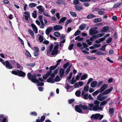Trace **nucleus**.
<instances>
[{"label": "nucleus", "mask_w": 122, "mask_h": 122, "mask_svg": "<svg viewBox=\"0 0 122 122\" xmlns=\"http://www.w3.org/2000/svg\"><path fill=\"white\" fill-rule=\"evenodd\" d=\"M59 46V45L57 42H54V45L52 43L50 44L49 51L50 52H51L52 55H54L58 53V49Z\"/></svg>", "instance_id": "1"}, {"label": "nucleus", "mask_w": 122, "mask_h": 122, "mask_svg": "<svg viewBox=\"0 0 122 122\" xmlns=\"http://www.w3.org/2000/svg\"><path fill=\"white\" fill-rule=\"evenodd\" d=\"M28 78L32 82L35 83H37V85L38 86H41L44 85V83L43 82H39L40 81L39 80L36 79V74H35L33 75H32L30 73H28L27 75Z\"/></svg>", "instance_id": "2"}, {"label": "nucleus", "mask_w": 122, "mask_h": 122, "mask_svg": "<svg viewBox=\"0 0 122 122\" xmlns=\"http://www.w3.org/2000/svg\"><path fill=\"white\" fill-rule=\"evenodd\" d=\"M100 102L97 100H96L95 101L94 104H95L94 106L93 110L95 111H97L99 110H102V108L101 107H99V104Z\"/></svg>", "instance_id": "3"}, {"label": "nucleus", "mask_w": 122, "mask_h": 122, "mask_svg": "<svg viewBox=\"0 0 122 122\" xmlns=\"http://www.w3.org/2000/svg\"><path fill=\"white\" fill-rule=\"evenodd\" d=\"M97 28L95 27L93 29L92 28H91L89 30V34L90 35H92L94 34H97L98 32V31L95 30V29H97Z\"/></svg>", "instance_id": "4"}, {"label": "nucleus", "mask_w": 122, "mask_h": 122, "mask_svg": "<svg viewBox=\"0 0 122 122\" xmlns=\"http://www.w3.org/2000/svg\"><path fill=\"white\" fill-rule=\"evenodd\" d=\"M103 94H99L97 97L98 100L100 101H102L103 100H105L107 97V96H104L103 95Z\"/></svg>", "instance_id": "5"}, {"label": "nucleus", "mask_w": 122, "mask_h": 122, "mask_svg": "<svg viewBox=\"0 0 122 122\" xmlns=\"http://www.w3.org/2000/svg\"><path fill=\"white\" fill-rule=\"evenodd\" d=\"M112 28H109L108 26L104 27L102 29V31L103 32H110L111 30H112Z\"/></svg>", "instance_id": "6"}, {"label": "nucleus", "mask_w": 122, "mask_h": 122, "mask_svg": "<svg viewBox=\"0 0 122 122\" xmlns=\"http://www.w3.org/2000/svg\"><path fill=\"white\" fill-rule=\"evenodd\" d=\"M36 8L38 9V12L40 14L42 13L44 10V8L41 5L37 6Z\"/></svg>", "instance_id": "7"}, {"label": "nucleus", "mask_w": 122, "mask_h": 122, "mask_svg": "<svg viewBox=\"0 0 122 122\" xmlns=\"http://www.w3.org/2000/svg\"><path fill=\"white\" fill-rule=\"evenodd\" d=\"M75 110L76 111L80 113L82 112V110L81 109V107H80V104L79 105H77L75 107Z\"/></svg>", "instance_id": "8"}, {"label": "nucleus", "mask_w": 122, "mask_h": 122, "mask_svg": "<svg viewBox=\"0 0 122 122\" xmlns=\"http://www.w3.org/2000/svg\"><path fill=\"white\" fill-rule=\"evenodd\" d=\"M113 87H111L109 89L106 90L103 93V94L104 95H106L109 93L112 90Z\"/></svg>", "instance_id": "9"}, {"label": "nucleus", "mask_w": 122, "mask_h": 122, "mask_svg": "<svg viewBox=\"0 0 122 122\" xmlns=\"http://www.w3.org/2000/svg\"><path fill=\"white\" fill-rule=\"evenodd\" d=\"M107 84H105L103 85L99 90L100 92H102L105 90L108 86Z\"/></svg>", "instance_id": "10"}, {"label": "nucleus", "mask_w": 122, "mask_h": 122, "mask_svg": "<svg viewBox=\"0 0 122 122\" xmlns=\"http://www.w3.org/2000/svg\"><path fill=\"white\" fill-rule=\"evenodd\" d=\"M24 16L25 17V20H28V18L30 17V13L29 12L26 11L24 12Z\"/></svg>", "instance_id": "11"}, {"label": "nucleus", "mask_w": 122, "mask_h": 122, "mask_svg": "<svg viewBox=\"0 0 122 122\" xmlns=\"http://www.w3.org/2000/svg\"><path fill=\"white\" fill-rule=\"evenodd\" d=\"M62 27L60 25H56L54 26L53 27L54 29L55 30H59L62 29Z\"/></svg>", "instance_id": "12"}, {"label": "nucleus", "mask_w": 122, "mask_h": 122, "mask_svg": "<svg viewBox=\"0 0 122 122\" xmlns=\"http://www.w3.org/2000/svg\"><path fill=\"white\" fill-rule=\"evenodd\" d=\"M85 92L84 91H82L81 93L82 97L85 99H88V94H85Z\"/></svg>", "instance_id": "13"}, {"label": "nucleus", "mask_w": 122, "mask_h": 122, "mask_svg": "<svg viewBox=\"0 0 122 122\" xmlns=\"http://www.w3.org/2000/svg\"><path fill=\"white\" fill-rule=\"evenodd\" d=\"M31 25L35 33L37 34L38 33V29L37 27L35 25L33 24H32Z\"/></svg>", "instance_id": "14"}, {"label": "nucleus", "mask_w": 122, "mask_h": 122, "mask_svg": "<svg viewBox=\"0 0 122 122\" xmlns=\"http://www.w3.org/2000/svg\"><path fill=\"white\" fill-rule=\"evenodd\" d=\"M0 61L8 68V60L6 61L5 62L2 58H0Z\"/></svg>", "instance_id": "15"}, {"label": "nucleus", "mask_w": 122, "mask_h": 122, "mask_svg": "<svg viewBox=\"0 0 122 122\" xmlns=\"http://www.w3.org/2000/svg\"><path fill=\"white\" fill-rule=\"evenodd\" d=\"M97 85V82L96 81H92L90 85L91 87H96Z\"/></svg>", "instance_id": "16"}, {"label": "nucleus", "mask_w": 122, "mask_h": 122, "mask_svg": "<svg viewBox=\"0 0 122 122\" xmlns=\"http://www.w3.org/2000/svg\"><path fill=\"white\" fill-rule=\"evenodd\" d=\"M52 30L53 28L52 27H48L46 30V33L47 35H48L49 34V33L52 31Z\"/></svg>", "instance_id": "17"}, {"label": "nucleus", "mask_w": 122, "mask_h": 122, "mask_svg": "<svg viewBox=\"0 0 122 122\" xmlns=\"http://www.w3.org/2000/svg\"><path fill=\"white\" fill-rule=\"evenodd\" d=\"M100 114H93L91 116V118H93L95 119H97L99 117Z\"/></svg>", "instance_id": "18"}, {"label": "nucleus", "mask_w": 122, "mask_h": 122, "mask_svg": "<svg viewBox=\"0 0 122 122\" xmlns=\"http://www.w3.org/2000/svg\"><path fill=\"white\" fill-rule=\"evenodd\" d=\"M51 73V71H49L47 72L46 74L43 76V78L44 79H46L49 76Z\"/></svg>", "instance_id": "19"}, {"label": "nucleus", "mask_w": 122, "mask_h": 122, "mask_svg": "<svg viewBox=\"0 0 122 122\" xmlns=\"http://www.w3.org/2000/svg\"><path fill=\"white\" fill-rule=\"evenodd\" d=\"M25 73L24 72L21 71H19L18 76H21L24 77L25 76Z\"/></svg>", "instance_id": "20"}, {"label": "nucleus", "mask_w": 122, "mask_h": 122, "mask_svg": "<svg viewBox=\"0 0 122 122\" xmlns=\"http://www.w3.org/2000/svg\"><path fill=\"white\" fill-rule=\"evenodd\" d=\"M67 90V91L70 92L73 90V88L71 86H70L69 84H67L66 88Z\"/></svg>", "instance_id": "21"}, {"label": "nucleus", "mask_w": 122, "mask_h": 122, "mask_svg": "<svg viewBox=\"0 0 122 122\" xmlns=\"http://www.w3.org/2000/svg\"><path fill=\"white\" fill-rule=\"evenodd\" d=\"M94 105L93 104H88V110H93Z\"/></svg>", "instance_id": "22"}, {"label": "nucleus", "mask_w": 122, "mask_h": 122, "mask_svg": "<svg viewBox=\"0 0 122 122\" xmlns=\"http://www.w3.org/2000/svg\"><path fill=\"white\" fill-rule=\"evenodd\" d=\"M67 19L66 17H63L61 18L59 21V23L61 24L64 22V21Z\"/></svg>", "instance_id": "23"}, {"label": "nucleus", "mask_w": 122, "mask_h": 122, "mask_svg": "<svg viewBox=\"0 0 122 122\" xmlns=\"http://www.w3.org/2000/svg\"><path fill=\"white\" fill-rule=\"evenodd\" d=\"M60 77H62L64 73V70L63 69H60Z\"/></svg>", "instance_id": "24"}, {"label": "nucleus", "mask_w": 122, "mask_h": 122, "mask_svg": "<svg viewBox=\"0 0 122 122\" xmlns=\"http://www.w3.org/2000/svg\"><path fill=\"white\" fill-rule=\"evenodd\" d=\"M80 107H81V109L83 110H88V106L86 105H82L81 104H80Z\"/></svg>", "instance_id": "25"}, {"label": "nucleus", "mask_w": 122, "mask_h": 122, "mask_svg": "<svg viewBox=\"0 0 122 122\" xmlns=\"http://www.w3.org/2000/svg\"><path fill=\"white\" fill-rule=\"evenodd\" d=\"M76 81V80L75 79L74 77H73L71 80V81L70 80H69V81H68V82L72 84L75 82Z\"/></svg>", "instance_id": "26"}, {"label": "nucleus", "mask_w": 122, "mask_h": 122, "mask_svg": "<svg viewBox=\"0 0 122 122\" xmlns=\"http://www.w3.org/2000/svg\"><path fill=\"white\" fill-rule=\"evenodd\" d=\"M28 31L29 33L31 35L32 37L33 38H34L35 37L33 31L29 29H28Z\"/></svg>", "instance_id": "27"}, {"label": "nucleus", "mask_w": 122, "mask_h": 122, "mask_svg": "<svg viewBox=\"0 0 122 122\" xmlns=\"http://www.w3.org/2000/svg\"><path fill=\"white\" fill-rule=\"evenodd\" d=\"M86 25L83 24L81 25L80 26L79 29L81 30H82L84 29V28L86 27Z\"/></svg>", "instance_id": "28"}, {"label": "nucleus", "mask_w": 122, "mask_h": 122, "mask_svg": "<svg viewBox=\"0 0 122 122\" xmlns=\"http://www.w3.org/2000/svg\"><path fill=\"white\" fill-rule=\"evenodd\" d=\"M72 20L71 19H69L67 20L65 22V26H67L68 24L70 23H71L72 21Z\"/></svg>", "instance_id": "29"}, {"label": "nucleus", "mask_w": 122, "mask_h": 122, "mask_svg": "<svg viewBox=\"0 0 122 122\" xmlns=\"http://www.w3.org/2000/svg\"><path fill=\"white\" fill-rule=\"evenodd\" d=\"M110 98H109L107 99V101H103L101 103L100 106H103L104 105H105L106 104V103L107 102V101H108L109 100H110Z\"/></svg>", "instance_id": "30"}, {"label": "nucleus", "mask_w": 122, "mask_h": 122, "mask_svg": "<svg viewBox=\"0 0 122 122\" xmlns=\"http://www.w3.org/2000/svg\"><path fill=\"white\" fill-rule=\"evenodd\" d=\"M75 7L76 10L77 11L80 10L83 8L82 7L79 5L76 6Z\"/></svg>", "instance_id": "31"}, {"label": "nucleus", "mask_w": 122, "mask_h": 122, "mask_svg": "<svg viewBox=\"0 0 122 122\" xmlns=\"http://www.w3.org/2000/svg\"><path fill=\"white\" fill-rule=\"evenodd\" d=\"M102 21V19L100 18H96L94 20V22L96 23L99 22H101Z\"/></svg>", "instance_id": "32"}, {"label": "nucleus", "mask_w": 122, "mask_h": 122, "mask_svg": "<svg viewBox=\"0 0 122 122\" xmlns=\"http://www.w3.org/2000/svg\"><path fill=\"white\" fill-rule=\"evenodd\" d=\"M54 36L56 37H59L61 36V34L58 32H55L54 33Z\"/></svg>", "instance_id": "33"}, {"label": "nucleus", "mask_w": 122, "mask_h": 122, "mask_svg": "<svg viewBox=\"0 0 122 122\" xmlns=\"http://www.w3.org/2000/svg\"><path fill=\"white\" fill-rule=\"evenodd\" d=\"M89 89V86L88 85H86L83 88L84 91L86 92H87L88 90Z\"/></svg>", "instance_id": "34"}, {"label": "nucleus", "mask_w": 122, "mask_h": 122, "mask_svg": "<svg viewBox=\"0 0 122 122\" xmlns=\"http://www.w3.org/2000/svg\"><path fill=\"white\" fill-rule=\"evenodd\" d=\"M19 71L17 70L16 71H12L11 73L13 74L18 76Z\"/></svg>", "instance_id": "35"}, {"label": "nucleus", "mask_w": 122, "mask_h": 122, "mask_svg": "<svg viewBox=\"0 0 122 122\" xmlns=\"http://www.w3.org/2000/svg\"><path fill=\"white\" fill-rule=\"evenodd\" d=\"M81 92L80 91H76L75 93L77 97H79L80 96Z\"/></svg>", "instance_id": "36"}, {"label": "nucleus", "mask_w": 122, "mask_h": 122, "mask_svg": "<svg viewBox=\"0 0 122 122\" xmlns=\"http://www.w3.org/2000/svg\"><path fill=\"white\" fill-rule=\"evenodd\" d=\"M36 4L33 3H30L29 5V7L31 8L36 6Z\"/></svg>", "instance_id": "37"}, {"label": "nucleus", "mask_w": 122, "mask_h": 122, "mask_svg": "<svg viewBox=\"0 0 122 122\" xmlns=\"http://www.w3.org/2000/svg\"><path fill=\"white\" fill-rule=\"evenodd\" d=\"M43 12V14L46 16L48 17H51V16L47 12L45 11H44Z\"/></svg>", "instance_id": "38"}, {"label": "nucleus", "mask_w": 122, "mask_h": 122, "mask_svg": "<svg viewBox=\"0 0 122 122\" xmlns=\"http://www.w3.org/2000/svg\"><path fill=\"white\" fill-rule=\"evenodd\" d=\"M71 15L73 17H76L77 16V15L76 14L75 12H73L71 11H70V12Z\"/></svg>", "instance_id": "39"}, {"label": "nucleus", "mask_w": 122, "mask_h": 122, "mask_svg": "<svg viewBox=\"0 0 122 122\" xmlns=\"http://www.w3.org/2000/svg\"><path fill=\"white\" fill-rule=\"evenodd\" d=\"M121 4L120 2L117 3H116L113 6V8H116L119 6Z\"/></svg>", "instance_id": "40"}, {"label": "nucleus", "mask_w": 122, "mask_h": 122, "mask_svg": "<svg viewBox=\"0 0 122 122\" xmlns=\"http://www.w3.org/2000/svg\"><path fill=\"white\" fill-rule=\"evenodd\" d=\"M32 17L34 18H36L37 16L36 11H34L33 12L32 14Z\"/></svg>", "instance_id": "41"}, {"label": "nucleus", "mask_w": 122, "mask_h": 122, "mask_svg": "<svg viewBox=\"0 0 122 122\" xmlns=\"http://www.w3.org/2000/svg\"><path fill=\"white\" fill-rule=\"evenodd\" d=\"M93 17H95V16L93 15L92 14H90L87 16V19H90L92 18Z\"/></svg>", "instance_id": "42"}, {"label": "nucleus", "mask_w": 122, "mask_h": 122, "mask_svg": "<svg viewBox=\"0 0 122 122\" xmlns=\"http://www.w3.org/2000/svg\"><path fill=\"white\" fill-rule=\"evenodd\" d=\"M40 22L41 23V25L40 26V27L41 28H44V26H45V25L43 21H40Z\"/></svg>", "instance_id": "43"}, {"label": "nucleus", "mask_w": 122, "mask_h": 122, "mask_svg": "<svg viewBox=\"0 0 122 122\" xmlns=\"http://www.w3.org/2000/svg\"><path fill=\"white\" fill-rule=\"evenodd\" d=\"M25 51L26 52L25 53V54L26 56L30 57H31V55L30 54V53L28 50H26Z\"/></svg>", "instance_id": "44"}, {"label": "nucleus", "mask_w": 122, "mask_h": 122, "mask_svg": "<svg viewBox=\"0 0 122 122\" xmlns=\"http://www.w3.org/2000/svg\"><path fill=\"white\" fill-rule=\"evenodd\" d=\"M87 75H82L81 77V80L85 79L87 77Z\"/></svg>", "instance_id": "45"}, {"label": "nucleus", "mask_w": 122, "mask_h": 122, "mask_svg": "<svg viewBox=\"0 0 122 122\" xmlns=\"http://www.w3.org/2000/svg\"><path fill=\"white\" fill-rule=\"evenodd\" d=\"M87 59L90 60H95L96 59L95 57L88 56L87 57Z\"/></svg>", "instance_id": "46"}, {"label": "nucleus", "mask_w": 122, "mask_h": 122, "mask_svg": "<svg viewBox=\"0 0 122 122\" xmlns=\"http://www.w3.org/2000/svg\"><path fill=\"white\" fill-rule=\"evenodd\" d=\"M47 81L48 82H50L51 83H54V82L53 81L52 79L51 78H49L47 80Z\"/></svg>", "instance_id": "47"}, {"label": "nucleus", "mask_w": 122, "mask_h": 122, "mask_svg": "<svg viewBox=\"0 0 122 122\" xmlns=\"http://www.w3.org/2000/svg\"><path fill=\"white\" fill-rule=\"evenodd\" d=\"M100 91L99 90H98L94 92V93H92V95L93 96H95L96 95H97L98 93L100 92Z\"/></svg>", "instance_id": "48"}, {"label": "nucleus", "mask_w": 122, "mask_h": 122, "mask_svg": "<svg viewBox=\"0 0 122 122\" xmlns=\"http://www.w3.org/2000/svg\"><path fill=\"white\" fill-rule=\"evenodd\" d=\"M57 67L56 66H50V70L49 71H51L52 70H54Z\"/></svg>", "instance_id": "49"}, {"label": "nucleus", "mask_w": 122, "mask_h": 122, "mask_svg": "<svg viewBox=\"0 0 122 122\" xmlns=\"http://www.w3.org/2000/svg\"><path fill=\"white\" fill-rule=\"evenodd\" d=\"M8 62V68L12 69L13 68V64L12 63H10Z\"/></svg>", "instance_id": "50"}, {"label": "nucleus", "mask_w": 122, "mask_h": 122, "mask_svg": "<svg viewBox=\"0 0 122 122\" xmlns=\"http://www.w3.org/2000/svg\"><path fill=\"white\" fill-rule=\"evenodd\" d=\"M55 81L58 82L60 81L61 80L59 76H57L55 79Z\"/></svg>", "instance_id": "51"}, {"label": "nucleus", "mask_w": 122, "mask_h": 122, "mask_svg": "<svg viewBox=\"0 0 122 122\" xmlns=\"http://www.w3.org/2000/svg\"><path fill=\"white\" fill-rule=\"evenodd\" d=\"M80 30H77L75 32L74 34V36H76L79 35L80 33Z\"/></svg>", "instance_id": "52"}, {"label": "nucleus", "mask_w": 122, "mask_h": 122, "mask_svg": "<svg viewBox=\"0 0 122 122\" xmlns=\"http://www.w3.org/2000/svg\"><path fill=\"white\" fill-rule=\"evenodd\" d=\"M72 73H70L69 75L68 78L67 79L66 81H67L68 82V81H69V80H70V79L72 77Z\"/></svg>", "instance_id": "53"}, {"label": "nucleus", "mask_w": 122, "mask_h": 122, "mask_svg": "<svg viewBox=\"0 0 122 122\" xmlns=\"http://www.w3.org/2000/svg\"><path fill=\"white\" fill-rule=\"evenodd\" d=\"M81 75V73H80L78 74L76 77V80H78Z\"/></svg>", "instance_id": "54"}, {"label": "nucleus", "mask_w": 122, "mask_h": 122, "mask_svg": "<svg viewBox=\"0 0 122 122\" xmlns=\"http://www.w3.org/2000/svg\"><path fill=\"white\" fill-rule=\"evenodd\" d=\"M97 38L96 36H93L90 38V40L91 41H93L94 40V39H96Z\"/></svg>", "instance_id": "55"}, {"label": "nucleus", "mask_w": 122, "mask_h": 122, "mask_svg": "<svg viewBox=\"0 0 122 122\" xmlns=\"http://www.w3.org/2000/svg\"><path fill=\"white\" fill-rule=\"evenodd\" d=\"M112 40V38L110 37H109L106 41V42L107 43H110Z\"/></svg>", "instance_id": "56"}, {"label": "nucleus", "mask_w": 122, "mask_h": 122, "mask_svg": "<svg viewBox=\"0 0 122 122\" xmlns=\"http://www.w3.org/2000/svg\"><path fill=\"white\" fill-rule=\"evenodd\" d=\"M74 45L73 44H72L70 45L68 47V49L69 50H71L73 47Z\"/></svg>", "instance_id": "57"}, {"label": "nucleus", "mask_w": 122, "mask_h": 122, "mask_svg": "<svg viewBox=\"0 0 122 122\" xmlns=\"http://www.w3.org/2000/svg\"><path fill=\"white\" fill-rule=\"evenodd\" d=\"M39 40L40 42H42L43 40V38L42 36L41 35L39 36Z\"/></svg>", "instance_id": "58"}, {"label": "nucleus", "mask_w": 122, "mask_h": 122, "mask_svg": "<svg viewBox=\"0 0 122 122\" xmlns=\"http://www.w3.org/2000/svg\"><path fill=\"white\" fill-rule=\"evenodd\" d=\"M101 46V44L99 43L96 44H94V46L95 47L98 48Z\"/></svg>", "instance_id": "59"}, {"label": "nucleus", "mask_w": 122, "mask_h": 122, "mask_svg": "<svg viewBox=\"0 0 122 122\" xmlns=\"http://www.w3.org/2000/svg\"><path fill=\"white\" fill-rule=\"evenodd\" d=\"M35 65V63H31L30 64H27V66H34Z\"/></svg>", "instance_id": "60"}, {"label": "nucleus", "mask_w": 122, "mask_h": 122, "mask_svg": "<svg viewBox=\"0 0 122 122\" xmlns=\"http://www.w3.org/2000/svg\"><path fill=\"white\" fill-rule=\"evenodd\" d=\"M4 115L3 114H0V122H1L2 120L4 117Z\"/></svg>", "instance_id": "61"}, {"label": "nucleus", "mask_w": 122, "mask_h": 122, "mask_svg": "<svg viewBox=\"0 0 122 122\" xmlns=\"http://www.w3.org/2000/svg\"><path fill=\"white\" fill-rule=\"evenodd\" d=\"M96 54L98 55H104V54L101 52L100 51H98L96 53Z\"/></svg>", "instance_id": "62"}, {"label": "nucleus", "mask_w": 122, "mask_h": 122, "mask_svg": "<svg viewBox=\"0 0 122 122\" xmlns=\"http://www.w3.org/2000/svg\"><path fill=\"white\" fill-rule=\"evenodd\" d=\"M104 35L103 33H99L98 34L97 36V37H100L103 36Z\"/></svg>", "instance_id": "63"}, {"label": "nucleus", "mask_w": 122, "mask_h": 122, "mask_svg": "<svg viewBox=\"0 0 122 122\" xmlns=\"http://www.w3.org/2000/svg\"><path fill=\"white\" fill-rule=\"evenodd\" d=\"M74 86L75 87V88H78L79 86V84H78V83L77 82L76 83L74 84Z\"/></svg>", "instance_id": "64"}]
</instances>
